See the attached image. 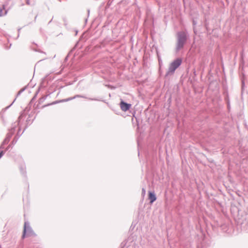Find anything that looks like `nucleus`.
<instances>
[{"mask_svg": "<svg viewBox=\"0 0 248 248\" xmlns=\"http://www.w3.org/2000/svg\"><path fill=\"white\" fill-rule=\"evenodd\" d=\"M186 36L184 34L179 37L176 45L177 50H179L183 47L184 45L186 42Z\"/></svg>", "mask_w": 248, "mask_h": 248, "instance_id": "obj_1", "label": "nucleus"}, {"mask_svg": "<svg viewBox=\"0 0 248 248\" xmlns=\"http://www.w3.org/2000/svg\"><path fill=\"white\" fill-rule=\"evenodd\" d=\"M182 62V60L180 59H177L172 62L169 67V72H174L175 69L178 68Z\"/></svg>", "mask_w": 248, "mask_h": 248, "instance_id": "obj_2", "label": "nucleus"}, {"mask_svg": "<svg viewBox=\"0 0 248 248\" xmlns=\"http://www.w3.org/2000/svg\"><path fill=\"white\" fill-rule=\"evenodd\" d=\"M131 105L125 103L123 101H121L120 104V107L122 110L126 111L130 108Z\"/></svg>", "mask_w": 248, "mask_h": 248, "instance_id": "obj_3", "label": "nucleus"}, {"mask_svg": "<svg viewBox=\"0 0 248 248\" xmlns=\"http://www.w3.org/2000/svg\"><path fill=\"white\" fill-rule=\"evenodd\" d=\"M149 199L150 200V203H152L154 202H155L156 199V196L154 192L149 191L148 193Z\"/></svg>", "mask_w": 248, "mask_h": 248, "instance_id": "obj_4", "label": "nucleus"}, {"mask_svg": "<svg viewBox=\"0 0 248 248\" xmlns=\"http://www.w3.org/2000/svg\"><path fill=\"white\" fill-rule=\"evenodd\" d=\"M26 226H27V223H25L24 224V230H23V234L22 235V238H24L26 235Z\"/></svg>", "mask_w": 248, "mask_h": 248, "instance_id": "obj_5", "label": "nucleus"}, {"mask_svg": "<svg viewBox=\"0 0 248 248\" xmlns=\"http://www.w3.org/2000/svg\"><path fill=\"white\" fill-rule=\"evenodd\" d=\"M2 11L3 9L0 7V16H2Z\"/></svg>", "mask_w": 248, "mask_h": 248, "instance_id": "obj_6", "label": "nucleus"}, {"mask_svg": "<svg viewBox=\"0 0 248 248\" xmlns=\"http://www.w3.org/2000/svg\"><path fill=\"white\" fill-rule=\"evenodd\" d=\"M142 193L144 195L145 193V190L144 189H142Z\"/></svg>", "mask_w": 248, "mask_h": 248, "instance_id": "obj_7", "label": "nucleus"}, {"mask_svg": "<svg viewBox=\"0 0 248 248\" xmlns=\"http://www.w3.org/2000/svg\"><path fill=\"white\" fill-rule=\"evenodd\" d=\"M2 155H3V153L1 152V153H0V158L1 157Z\"/></svg>", "mask_w": 248, "mask_h": 248, "instance_id": "obj_8", "label": "nucleus"}]
</instances>
